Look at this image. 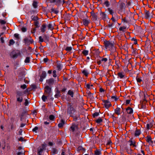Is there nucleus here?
<instances>
[{
    "label": "nucleus",
    "mask_w": 155,
    "mask_h": 155,
    "mask_svg": "<svg viewBox=\"0 0 155 155\" xmlns=\"http://www.w3.org/2000/svg\"><path fill=\"white\" fill-rule=\"evenodd\" d=\"M51 2H56L57 3L59 4L61 2V0H52Z\"/></svg>",
    "instance_id": "obj_37"
},
{
    "label": "nucleus",
    "mask_w": 155,
    "mask_h": 155,
    "mask_svg": "<svg viewBox=\"0 0 155 155\" xmlns=\"http://www.w3.org/2000/svg\"><path fill=\"white\" fill-rule=\"evenodd\" d=\"M68 94L70 95L71 96V97H73L74 93L71 90H69L68 92Z\"/></svg>",
    "instance_id": "obj_34"
},
{
    "label": "nucleus",
    "mask_w": 155,
    "mask_h": 155,
    "mask_svg": "<svg viewBox=\"0 0 155 155\" xmlns=\"http://www.w3.org/2000/svg\"><path fill=\"white\" fill-rule=\"evenodd\" d=\"M21 30L23 32H25L26 31V28L25 27H22L21 28Z\"/></svg>",
    "instance_id": "obj_59"
},
{
    "label": "nucleus",
    "mask_w": 155,
    "mask_h": 155,
    "mask_svg": "<svg viewBox=\"0 0 155 155\" xmlns=\"http://www.w3.org/2000/svg\"><path fill=\"white\" fill-rule=\"evenodd\" d=\"M140 134V130H136L135 131L134 135L135 136H139Z\"/></svg>",
    "instance_id": "obj_20"
},
{
    "label": "nucleus",
    "mask_w": 155,
    "mask_h": 155,
    "mask_svg": "<svg viewBox=\"0 0 155 155\" xmlns=\"http://www.w3.org/2000/svg\"><path fill=\"white\" fill-rule=\"evenodd\" d=\"M83 24L85 26H87L89 23V21L86 19H84L83 21Z\"/></svg>",
    "instance_id": "obj_14"
},
{
    "label": "nucleus",
    "mask_w": 155,
    "mask_h": 155,
    "mask_svg": "<svg viewBox=\"0 0 155 155\" xmlns=\"http://www.w3.org/2000/svg\"><path fill=\"white\" fill-rule=\"evenodd\" d=\"M107 11L110 15H113V14L114 13L113 10L111 9L110 8H107Z\"/></svg>",
    "instance_id": "obj_31"
},
{
    "label": "nucleus",
    "mask_w": 155,
    "mask_h": 155,
    "mask_svg": "<svg viewBox=\"0 0 155 155\" xmlns=\"http://www.w3.org/2000/svg\"><path fill=\"white\" fill-rule=\"evenodd\" d=\"M29 103L27 99L25 100L24 104L25 106H27Z\"/></svg>",
    "instance_id": "obj_53"
},
{
    "label": "nucleus",
    "mask_w": 155,
    "mask_h": 155,
    "mask_svg": "<svg viewBox=\"0 0 155 155\" xmlns=\"http://www.w3.org/2000/svg\"><path fill=\"white\" fill-rule=\"evenodd\" d=\"M38 129V127H35L32 129V131L33 132H36Z\"/></svg>",
    "instance_id": "obj_60"
},
{
    "label": "nucleus",
    "mask_w": 155,
    "mask_h": 155,
    "mask_svg": "<svg viewBox=\"0 0 155 155\" xmlns=\"http://www.w3.org/2000/svg\"><path fill=\"white\" fill-rule=\"evenodd\" d=\"M48 59L47 58H45L43 59V61L44 62H46L48 61Z\"/></svg>",
    "instance_id": "obj_64"
},
{
    "label": "nucleus",
    "mask_w": 155,
    "mask_h": 155,
    "mask_svg": "<svg viewBox=\"0 0 155 155\" xmlns=\"http://www.w3.org/2000/svg\"><path fill=\"white\" fill-rule=\"evenodd\" d=\"M75 128V126L74 125H72L71 127V129L73 131H74Z\"/></svg>",
    "instance_id": "obj_55"
},
{
    "label": "nucleus",
    "mask_w": 155,
    "mask_h": 155,
    "mask_svg": "<svg viewBox=\"0 0 155 155\" xmlns=\"http://www.w3.org/2000/svg\"><path fill=\"white\" fill-rule=\"evenodd\" d=\"M45 91L46 93V94L50 95L51 89V87L49 86H47L45 87Z\"/></svg>",
    "instance_id": "obj_8"
},
{
    "label": "nucleus",
    "mask_w": 155,
    "mask_h": 155,
    "mask_svg": "<svg viewBox=\"0 0 155 155\" xmlns=\"http://www.w3.org/2000/svg\"><path fill=\"white\" fill-rule=\"evenodd\" d=\"M111 20H112L114 22H116V19L113 17V16H112V18H111Z\"/></svg>",
    "instance_id": "obj_62"
},
{
    "label": "nucleus",
    "mask_w": 155,
    "mask_h": 155,
    "mask_svg": "<svg viewBox=\"0 0 155 155\" xmlns=\"http://www.w3.org/2000/svg\"><path fill=\"white\" fill-rule=\"evenodd\" d=\"M126 110L127 113L128 114H130L133 113V110L131 108L129 107L127 108L126 109Z\"/></svg>",
    "instance_id": "obj_16"
},
{
    "label": "nucleus",
    "mask_w": 155,
    "mask_h": 155,
    "mask_svg": "<svg viewBox=\"0 0 155 155\" xmlns=\"http://www.w3.org/2000/svg\"><path fill=\"white\" fill-rule=\"evenodd\" d=\"M145 17L146 18H148L150 17V13L148 11H145Z\"/></svg>",
    "instance_id": "obj_18"
},
{
    "label": "nucleus",
    "mask_w": 155,
    "mask_h": 155,
    "mask_svg": "<svg viewBox=\"0 0 155 155\" xmlns=\"http://www.w3.org/2000/svg\"><path fill=\"white\" fill-rule=\"evenodd\" d=\"M102 63L101 59L99 61H97V63L98 65H100Z\"/></svg>",
    "instance_id": "obj_63"
},
{
    "label": "nucleus",
    "mask_w": 155,
    "mask_h": 155,
    "mask_svg": "<svg viewBox=\"0 0 155 155\" xmlns=\"http://www.w3.org/2000/svg\"><path fill=\"white\" fill-rule=\"evenodd\" d=\"M46 83L49 85H52L54 83V80L52 78L47 80H46Z\"/></svg>",
    "instance_id": "obj_10"
},
{
    "label": "nucleus",
    "mask_w": 155,
    "mask_h": 155,
    "mask_svg": "<svg viewBox=\"0 0 155 155\" xmlns=\"http://www.w3.org/2000/svg\"><path fill=\"white\" fill-rule=\"evenodd\" d=\"M60 91H57L56 92V94H55L54 95L55 97L56 98H58L59 97H60Z\"/></svg>",
    "instance_id": "obj_22"
},
{
    "label": "nucleus",
    "mask_w": 155,
    "mask_h": 155,
    "mask_svg": "<svg viewBox=\"0 0 155 155\" xmlns=\"http://www.w3.org/2000/svg\"><path fill=\"white\" fill-rule=\"evenodd\" d=\"M114 112L116 114L118 115L121 114L122 113L121 108L120 107H117L114 110Z\"/></svg>",
    "instance_id": "obj_9"
},
{
    "label": "nucleus",
    "mask_w": 155,
    "mask_h": 155,
    "mask_svg": "<svg viewBox=\"0 0 155 155\" xmlns=\"http://www.w3.org/2000/svg\"><path fill=\"white\" fill-rule=\"evenodd\" d=\"M129 142H130V146H133L134 147L135 146V143L133 142L132 140H130Z\"/></svg>",
    "instance_id": "obj_40"
},
{
    "label": "nucleus",
    "mask_w": 155,
    "mask_h": 155,
    "mask_svg": "<svg viewBox=\"0 0 155 155\" xmlns=\"http://www.w3.org/2000/svg\"><path fill=\"white\" fill-rule=\"evenodd\" d=\"M101 154V152L99 150H96L95 151V154L96 155H100Z\"/></svg>",
    "instance_id": "obj_36"
},
{
    "label": "nucleus",
    "mask_w": 155,
    "mask_h": 155,
    "mask_svg": "<svg viewBox=\"0 0 155 155\" xmlns=\"http://www.w3.org/2000/svg\"><path fill=\"white\" fill-rule=\"evenodd\" d=\"M47 27V25L45 24H43L41 27V31L43 32H44Z\"/></svg>",
    "instance_id": "obj_12"
},
{
    "label": "nucleus",
    "mask_w": 155,
    "mask_h": 155,
    "mask_svg": "<svg viewBox=\"0 0 155 155\" xmlns=\"http://www.w3.org/2000/svg\"><path fill=\"white\" fill-rule=\"evenodd\" d=\"M99 115V113L98 112H95L93 114V116L94 117H96L98 116Z\"/></svg>",
    "instance_id": "obj_46"
},
{
    "label": "nucleus",
    "mask_w": 155,
    "mask_h": 155,
    "mask_svg": "<svg viewBox=\"0 0 155 155\" xmlns=\"http://www.w3.org/2000/svg\"><path fill=\"white\" fill-rule=\"evenodd\" d=\"M42 99L43 101H46V100L47 99V97L46 96L43 95L42 97Z\"/></svg>",
    "instance_id": "obj_44"
},
{
    "label": "nucleus",
    "mask_w": 155,
    "mask_h": 155,
    "mask_svg": "<svg viewBox=\"0 0 155 155\" xmlns=\"http://www.w3.org/2000/svg\"><path fill=\"white\" fill-rule=\"evenodd\" d=\"M47 27L48 30H50L51 31L54 28L52 25L51 23L48 24Z\"/></svg>",
    "instance_id": "obj_17"
},
{
    "label": "nucleus",
    "mask_w": 155,
    "mask_h": 155,
    "mask_svg": "<svg viewBox=\"0 0 155 155\" xmlns=\"http://www.w3.org/2000/svg\"><path fill=\"white\" fill-rule=\"evenodd\" d=\"M31 18L34 21H38V17L36 16H32Z\"/></svg>",
    "instance_id": "obj_28"
},
{
    "label": "nucleus",
    "mask_w": 155,
    "mask_h": 155,
    "mask_svg": "<svg viewBox=\"0 0 155 155\" xmlns=\"http://www.w3.org/2000/svg\"><path fill=\"white\" fill-rule=\"evenodd\" d=\"M74 112V110L71 104H69L68 105V113L69 114L73 113Z\"/></svg>",
    "instance_id": "obj_5"
},
{
    "label": "nucleus",
    "mask_w": 155,
    "mask_h": 155,
    "mask_svg": "<svg viewBox=\"0 0 155 155\" xmlns=\"http://www.w3.org/2000/svg\"><path fill=\"white\" fill-rule=\"evenodd\" d=\"M101 59L102 63H104V64L108 60V58H102Z\"/></svg>",
    "instance_id": "obj_23"
},
{
    "label": "nucleus",
    "mask_w": 155,
    "mask_h": 155,
    "mask_svg": "<svg viewBox=\"0 0 155 155\" xmlns=\"http://www.w3.org/2000/svg\"><path fill=\"white\" fill-rule=\"evenodd\" d=\"M104 45L106 49L110 51V54L116 56L117 55L116 48L114 42L109 41H106L104 42Z\"/></svg>",
    "instance_id": "obj_1"
},
{
    "label": "nucleus",
    "mask_w": 155,
    "mask_h": 155,
    "mask_svg": "<svg viewBox=\"0 0 155 155\" xmlns=\"http://www.w3.org/2000/svg\"><path fill=\"white\" fill-rule=\"evenodd\" d=\"M125 6V4L124 3L121 2L120 5V8L121 10H122Z\"/></svg>",
    "instance_id": "obj_32"
},
{
    "label": "nucleus",
    "mask_w": 155,
    "mask_h": 155,
    "mask_svg": "<svg viewBox=\"0 0 155 155\" xmlns=\"http://www.w3.org/2000/svg\"><path fill=\"white\" fill-rule=\"evenodd\" d=\"M25 62V63H28L30 62V58L29 57H27L26 58Z\"/></svg>",
    "instance_id": "obj_39"
},
{
    "label": "nucleus",
    "mask_w": 155,
    "mask_h": 155,
    "mask_svg": "<svg viewBox=\"0 0 155 155\" xmlns=\"http://www.w3.org/2000/svg\"><path fill=\"white\" fill-rule=\"evenodd\" d=\"M39 41L40 42H43L44 41L43 39L42 38V37L40 36L39 38Z\"/></svg>",
    "instance_id": "obj_57"
},
{
    "label": "nucleus",
    "mask_w": 155,
    "mask_h": 155,
    "mask_svg": "<svg viewBox=\"0 0 155 155\" xmlns=\"http://www.w3.org/2000/svg\"><path fill=\"white\" fill-rule=\"evenodd\" d=\"M38 2L36 1H34L32 4V5L34 8H36L37 7Z\"/></svg>",
    "instance_id": "obj_30"
},
{
    "label": "nucleus",
    "mask_w": 155,
    "mask_h": 155,
    "mask_svg": "<svg viewBox=\"0 0 155 155\" xmlns=\"http://www.w3.org/2000/svg\"><path fill=\"white\" fill-rule=\"evenodd\" d=\"M82 73L86 77L89 74V73L87 70H83L82 71Z\"/></svg>",
    "instance_id": "obj_24"
},
{
    "label": "nucleus",
    "mask_w": 155,
    "mask_h": 155,
    "mask_svg": "<svg viewBox=\"0 0 155 155\" xmlns=\"http://www.w3.org/2000/svg\"><path fill=\"white\" fill-rule=\"evenodd\" d=\"M57 67L58 70H60L62 68V65L60 63H58L57 64Z\"/></svg>",
    "instance_id": "obj_26"
},
{
    "label": "nucleus",
    "mask_w": 155,
    "mask_h": 155,
    "mask_svg": "<svg viewBox=\"0 0 155 155\" xmlns=\"http://www.w3.org/2000/svg\"><path fill=\"white\" fill-rule=\"evenodd\" d=\"M111 98L115 101H116L118 100V98L114 96H112L111 97Z\"/></svg>",
    "instance_id": "obj_42"
},
{
    "label": "nucleus",
    "mask_w": 155,
    "mask_h": 155,
    "mask_svg": "<svg viewBox=\"0 0 155 155\" xmlns=\"http://www.w3.org/2000/svg\"><path fill=\"white\" fill-rule=\"evenodd\" d=\"M46 147V144L45 143L42 144L41 146L39 147L38 149V155H42L43 151L45 150Z\"/></svg>",
    "instance_id": "obj_3"
},
{
    "label": "nucleus",
    "mask_w": 155,
    "mask_h": 155,
    "mask_svg": "<svg viewBox=\"0 0 155 155\" xmlns=\"http://www.w3.org/2000/svg\"><path fill=\"white\" fill-rule=\"evenodd\" d=\"M153 126L152 124L151 123L148 124L147 125V129L148 130L150 129Z\"/></svg>",
    "instance_id": "obj_27"
},
{
    "label": "nucleus",
    "mask_w": 155,
    "mask_h": 155,
    "mask_svg": "<svg viewBox=\"0 0 155 155\" xmlns=\"http://www.w3.org/2000/svg\"><path fill=\"white\" fill-rule=\"evenodd\" d=\"M26 87L27 86L25 84H24L23 85H21V88L23 89H25Z\"/></svg>",
    "instance_id": "obj_50"
},
{
    "label": "nucleus",
    "mask_w": 155,
    "mask_h": 155,
    "mask_svg": "<svg viewBox=\"0 0 155 155\" xmlns=\"http://www.w3.org/2000/svg\"><path fill=\"white\" fill-rule=\"evenodd\" d=\"M104 103L105 107L107 108H108L111 106V103L107 100L104 101Z\"/></svg>",
    "instance_id": "obj_7"
},
{
    "label": "nucleus",
    "mask_w": 155,
    "mask_h": 155,
    "mask_svg": "<svg viewBox=\"0 0 155 155\" xmlns=\"http://www.w3.org/2000/svg\"><path fill=\"white\" fill-rule=\"evenodd\" d=\"M22 92L20 91H17L16 92V97L17 101L19 103H21L23 101Z\"/></svg>",
    "instance_id": "obj_2"
},
{
    "label": "nucleus",
    "mask_w": 155,
    "mask_h": 155,
    "mask_svg": "<svg viewBox=\"0 0 155 155\" xmlns=\"http://www.w3.org/2000/svg\"><path fill=\"white\" fill-rule=\"evenodd\" d=\"M126 28L125 26L121 27L120 28L119 30L120 31L124 32L126 31Z\"/></svg>",
    "instance_id": "obj_21"
},
{
    "label": "nucleus",
    "mask_w": 155,
    "mask_h": 155,
    "mask_svg": "<svg viewBox=\"0 0 155 155\" xmlns=\"http://www.w3.org/2000/svg\"><path fill=\"white\" fill-rule=\"evenodd\" d=\"M6 22L5 21L3 20H0V23L1 24H5L6 23Z\"/></svg>",
    "instance_id": "obj_58"
},
{
    "label": "nucleus",
    "mask_w": 155,
    "mask_h": 155,
    "mask_svg": "<svg viewBox=\"0 0 155 155\" xmlns=\"http://www.w3.org/2000/svg\"><path fill=\"white\" fill-rule=\"evenodd\" d=\"M99 91L100 92L102 93L104 92L105 91V90L102 88L101 87L100 88Z\"/></svg>",
    "instance_id": "obj_61"
},
{
    "label": "nucleus",
    "mask_w": 155,
    "mask_h": 155,
    "mask_svg": "<svg viewBox=\"0 0 155 155\" xmlns=\"http://www.w3.org/2000/svg\"><path fill=\"white\" fill-rule=\"evenodd\" d=\"M65 124V121L63 120H61L60 122L58 124V126L59 127H62Z\"/></svg>",
    "instance_id": "obj_15"
},
{
    "label": "nucleus",
    "mask_w": 155,
    "mask_h": 155,
    "mask_svg": "<svg viewBox=\"0 0 155 155\" xmlns=\"http://www.w3.org/2000/svg\"><path fill=\"white\" fill-rule=\"evenodd\" d=\"M104 5H105V6L107 7H108L110 5V4L109 3V2L108 1H106L104 3Z\"/></svg>",
    "instance_id": "obj_41"
},
{
    "label": "nucleus",
    "mask_w": 155,
    "mask_h": 155,
    "mask_svg": "<svg viewBox=\"0 0 155 155\" xmlns=\"http://www.w3.org/2000/svg\"><path fill=\"white\" fill-rule=\"evenodd\" d=\"M146 141L149 143H153L151 137L150 136H147L146 137Z\"/></svg>",
    "instance_id": "obj_13"
},
{
    "label": "nucleus",
    "mask_w": 155,
    "mask_h": 155,
    "mask_svg": "<svg viewBox=\"0 0 155 155\" xmlns=\"http://www.w3.org/2000/svg\"><path fill=\"white\" fill-rule=\"evenodd\" d=\"M14 36L17 39H19V35L18 34H15L14 35Z\"/></svg>",
    "instance_id": "obj_48"
},
{
    "label": "nucleus",
    "mask_w": 155,
    "mask_h": 155,
    "mask_svg": "<svg viewBox=\"0 0 155 155\" xmlns=\"http://www.w3.org/2000/svg\"><path fill=\"white\" fill-rule=\"evenodd\" d=\"M34 24L35 26H36V28H38L40 26L39 23V21H34Z\"/></svg>",
    "instance_id": "obj_29"
},
{
    "label": "nucleus",
    "mask_w": 155,
    "mask_h": 155,
    "mask_svg": "<svg viewBox=\"0 0 155 155\" xmlns=\"http://www.w3.org/2000/svg\"><path fill=\"white\" fill-rule=\"evenodd\" d=\"M136 80L138 82H140L142 81V80L141 78H140L138 77V76H137L136 77Z\"/></svg>",
    "instance_id": "obj_49"
},
{
    "label": "nucleus",
    "mask_w": 155,
    "mask_h": 155,
    "mask_svg": "<svg viewBox=\"0 0 155 155\" xmlns=\"http://www.w3.org/2000/svg\"><path fill=\"white\" fill-rule=\"evenodd\" d=\"M118 76L120 78H122L124 76L125 74L124 73L119 72L118 74Z\"/></svg>",
    "instance_id": "obj_19"
},
{
    "label": "nucleus",
    "mask_w": 155,
    "mask_h": 155,
    "mask_svg": "<svg viewBox=\"0 0 155 155\" xmlns=\"http://www.w3.org/2000/svg\"><path fill=\"white\" fill-rule=\"evenodd\" d=\"M53 77H56L57 76V75L56 74V71L55 70H54L53 71Z\"/></svg>",
    "instance_id": "obj_54"
},
{
    "label": "nucleus",
    "mask_w": 155,
    "mask_h": 155,
    "mask_svg": "<svg viewBox=\"0 0 155 155\" xmlns=\"http://www.w3.org/2000/svg\"><path fill=\"white\" fill-rule=\"evenodd\" d=\"M102 119L101 117H99L97 120H96V122L97 123L99 124L102 122Z\"/></svg>",
    "instance_id": "obj_38"
},
{
    "label": "nucleus",
    "mask_w": 155,
    "mask_h": 155,
    "mask_svg": "<svg viewBox=\"0 0 155 155\" xmlns=\"http://www.w3.org/2000/svg\"><path fill=\"white\" fill-rule=\"evenodd\" d=\"M82 54L85 56L88 54V51L86 50H84L82 52Z\"/></svg>",
    "instance_id": "obj_33"
},
{
    "label": "nucleus",
    "mask_w": 155,
    "mask_h": 155,
    "mask_svg": "<svg viewBox=\"0 0 155 155\" xmlns=\"http://www.w3.org/2000/svg\"><path fill=\"white\" fill-rule=\"evenodd\" d=\"M54 118V117L53 115H51L49 116V119L50 120H52Z\"/></svg>",
    "instance_id": "obj_43"
},
{
    "label": "nucleus",
    "mask_w": 155,
    "mask_h": 155,
    "mask_svg": "<svg viewBox=\"0 0 155 155\" xmlns=\"http://www.w3.org/2000/svg\"><path fill=\"white\" fill-rule=\"evenodd\" d=\"M65 50L68 51H70L72 50V48L71 47H67Z\"/></svg>",
    "instance_id": "obj_47"
},
{
    "label": "nucleus",
    "mask_w": 155,
    "mask_h": 155,
    "mask_svg": "<svg viewBox=\"0 0 155 155\" xmlns=\"http://www.w3.org/2000/svg\"><path fill=\"white\" fill-rule=\"evenodd\" d=\"M36 28H33L31 29V32L32 33H34L35 32V31H36Z\"/></svg>",
    "instance_id": "obj_52"
},
{
    "label": "nucleus",
    "mask_w": 155,
    "mask_h": 155,
    "mask_svg": "<svg viewBox=\"0 0 155 155\" xmlns=\"http://www.w3.org/2000/svg\"><path fill=\"white\" fill-rule=\"evenodd\" d=\"M18 54L16 53L14 51H12L10 54V56L13 59L16 58L18 56Z\"/></svg>",
    "instance_id": "obj_6"
},
{
    "label": "nucleus",
    "mask_w": 155,
    "mask_h": 155,
    "mask_svg": "<svg viewBox=\"0 0 155 155\" xmlns=\"http://www.w3.org/2000/svg\"><path fill=\"white\" fill-rule=\"evenodd\" d=\"M101 15L102 18L104 20H107L109 19L108 16L104 12H101Z\"/></svg>",
    "instance_id": "obj_11"
},
{
    "label": "nucleus",
    "mask_w": 155,
    "mask_h": 155,
    "mask_svg": "<svg viewBox=\"0 0 155 155\" xmlns=\"http://www.w3.org/2000/svg\"><path fill=\"white\" fill-rule=\"evenodd\" d=\"M127 151L129 153H131L132 152V150L130 148L128 149L127 150Z\"/></svg>",
    "instance_id": "obj_51"
},
{
    "label": "nucleus",
    "mask_w": 155,
    "mask_h": 155,
    "mask_svg": "<svg viewBox=\"0 0 155 155\" xmlns=\"http://www.w3.org/2000/svg\"><path fill=\"white\" fill-rule=\"evenodd\" d=\"M15 43V42L13 39H11L9 42V45H12Z\"/></svg>",
    "instance_id": "obj_45"
},
{
    "label": "nucleus",
    "mask_w": 155,
    "mask_h": 155,
    "mask_svg": "<svg viewBox=\"0 0 155 155\" xmlns=\"http://www.w3.org/2000/svg\"><path fill=\"white\" fill-rule=\"evenodd\" d=\"M46 72L45 71H43L40 76V77L43 78H45L46 76Z\"/></svg>",
    "instance_id": "obj_25"
},
{
    "label": "nucleus",
    "mask_w": 155,
    "mask_h": 155,
    "mask_svg": "<svg viewBox=\"0 0 155 155\" xmlns=\"http://www.w3.org/2000/svg\"><path fill=\"white\" fill-rule=\"evenodd\" d=\"M86 87L88 89H91L92 88V87H93L92 84H87L86 85Z\"/></svg>",
    "instance_id": "obj_35"
},
{
    "label": "nucleus",
    "mask_w": 155,
    "mask_h": 155,
    "mask_svg": "<svg viewBox=\"0 0 155 155\" xmlns=\"http://www.w3.org/2000/svg\"><path fill=\"white\" fill-rule=\"evenodd\" d=\"M33 41L31 37L30 36L25 37L23 40L24 43L28 45L31 43Z\"/></svg>",
    "instance_id": "obj_4"
},
{
    "label": "nucleus",
    "mask_w": 155,
    "mask_h": 155,
    "mask_svg": "<svg viewBox=\"0 0 155 155\" xmlns=\"http://www.w3.org/2000/svg\"><path fill=\"white\" fill-rule=\"evenodd\" d=\"M52 152L53 153L56 154L57 152V150L55 148H53L52 149Z\"/></svg>",
    "instance_id": "obj_56"
}]
</instances>
